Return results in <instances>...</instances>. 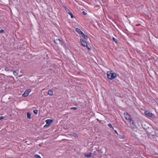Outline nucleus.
<instances>
[{
	"label": "nucleus",
	"mask_w": 158,
	"mask_h": 158,
	"mask_svg": "<svg viewBox=\"0 0 158 158\" xmlns=\"http://www.w3.org/2000/svg\"><path fill=\"white\" fill-rule=\"evenodd\" d=\"M80 40L83 46L86 47L89 51L91 50V48L88 47L87 43L85 40L82 39H80Z\"/></svg>",
	"instance_id": "2"
},
{
	"label": "nucleus",
	"mask_w": 158,
	"mask_h": 158,
	"mask_svg": "<svg viewBox=\"0 0 158 158\" xmlns=\"http://www.w3.org/2000/svg\"><path fill=\"white\" fill-rule=\"evenodd\" d=\"M38 111L37 110H33V112L35 114H37L38 113Z\"/></svg>",
	"instance_id": "23"
},
{
	"label": "nucleus",
	"mask_w": 158,
	"mask_h": 158,
	"mask_svg": "<svg viewBox=\"0 0 158 158\" xmlns=\"http://www.w3.org/2000/svg\"><path fill=\"white\" fill-rule=\"evenodd\" d=\"M4 70L6 71H13V70L10 69V67H6L4 69Z\"/></svg>",
	"instance_id": "15"
},
{
	"label": "nucleus",
	"mask_w": 158,
	"mask_h": 158,
	"mask_svg": "<svg viewBox=\"0 0 158 158\" xmlns=\"http://www.w3.org/2000/svg\"><path fill=\"white\" fill-rule=\"evenodd\" d=\"M4 31L3 29H1L0 30V33H4Z\"/></svg>",
	"instance_id": "29"
},
{
	"label": "nucleus",
	"mask_w": 158,
	"mask_h": 158,
	"mask_svg": "<svg viewBox=\"0 0 158 158\" xmlns=\"http://www.w3.org/2000/svg\"><path fill=\"white\" fill-rule=\"evenodd\" d=\"M107 77L111 80H113L117 77V75L115 73H112L111 72L108 71L107 73Z\"/></svg>",
	"instance_id": "1"
},
{
	"label": "nucleus",
	"mask_w": 158,
	"mask_h": 158,
	"mask_svg": "<svg viewBox=\"0 0 158 158\" xmlns=\"http://www.w3.org/2000/svg\"><path fill=\"white\" fill-rule=\"evenodd\" d=\"M31 91V90L30 89H27L22 94V96L23 97H26L28 95L29 93Z\"/></svg>",
	"instance_id": "7"
},
{
	"label": "nucleus",
	"mask_w": 158,
	"mask_h": 158,
	"mask_svg": "<svg viewBox=\"0 0 158 158\" xmlns=\"http://www.w3.org/2000/svg\"><path fill=\"white\" fill-rule=\"evenodd\" d=\"M48 95L50 96H52L53 95V92L52 90H50L48 91Z\"/></svg>",
	"instance_id": "17"
},
{
	"label": "nucleus",
	"mask_w": 158,
	"mask_h": 158,
	"mask_svg": "<svg viewBox=\"0 0 158 158\" xmlns=\"http://www.w3.org/2000/svg\"><path fill=\"white\" fill-rule=\"evenodd\" d=\"M13 74L15 76H18V73H17L16 72V71H13Z\"/></svg>",
	"instance_id": "22"
},
{
	"label": "nucleus",
	"mask_w": 158,
	"mask_h": 158,
	"mask_svg": "<svg viewBox=\"0 0 158 158\" xmlns=\"http://www.w3.org/2000/svg\"><path fill=\"white\" fill-rule=\"evenodd\" d=\"M75 30L79 34H80L81 35V34H82V32L80 30V29L78 28H76L75 29Z\"/></svg>",
	"instance_id": "12"
},
{
	"label": "nucleus",
	"mask_w": 158,
	"mask_h": 158,
	"mask_svg": "<svg viewBox=\"0 0 158 158\" xmlns=\"http://www.w3.org/2000/svg\"><path fill=\"white\" fill-rule=\"evenodd\" d=\"M108 126L110 128H112L113 129H114V128L112 127V125H111V123H109L108 124Z\"/></svg>",
	"instance_id": "26"
},
{
	"label": "nucleus",
	"mask_w": 158,
	"mask_h": 158,
	"mask_svg": "<svg viewBox=\"0 0 158 158\" xmlns=\"http://www.w3.org/2000/svg\"><path fill=\"white\" fill-rule=\"evenodd\" d=\"M92 154V153H89V154L85 153L84 154V156L86 157L89 158L91 156Z\"/></svg>",
	"instance_id": "14"
},
{
	"label": "nucleus",
	"mask_w": 158,
	"mask_h": 158,
	"mask_svg": "<svg viewBox=\"0 0 158 158\" xmlns=\"http://www.w3.org/2000/svg\"><path fill=\"white\" fill-rule=\"evenodd\" d=\"M1 75H2L3 76H5V75L4 74H1Z\"/></svg>",
	"instance_id": "36"
},
{
	"label": "nucleus",
	"mask_w": 158,
	"mask_h": 158,
	"mask_svg": "<svg viewBox=\"0 0 158 158\" xmlns=\"http://www.w3.org/2000/svg\"><path fill=\"white\" fill-rule=\"evenodd\" d=\"M118 138H119V139H124V137L123 136L120 135H119V134H118Z\"/></svg>",
	"instance_id": "20"
},
{
	"label": "nucleus",
	"mask_w": 158,
	"mask_h": 158,
	"mask_svg": "<svg viewBox=\"0 0 158 158\" xmlns=\"http://www.w3.org/2000/svg\"><path fill=\"white\" fill-rule=\"evenodd\" d=\"M60 40H60V39H58L56 40H54V42L56 44H59L60 43Z\"/></svg>",
	"instance_id": "13"
},
{
	"label": "nucleus",
	"mask_w": 158,
	"mask_h": 158,
	"mask_svg": "<svg viewBox=\"0 0 158 158\" xmlns=\"http://www.w3.org/2000/svg\"><path fill=\"white\" fill-rule=\"evenodd\" d=\"M59 44H60L62 46H64V45H65V44L64 43V42L61 40H60V43Z\"/></svg>",
	"instance_id": "21"
},
{
	"label": "nucleus",
	"mask_w": 158,
	"mask_h": 158,
	"mask_svg": "<svg viewBox=\"0 0 158 158\" xmlns=\"http://www.w3.org/2000/svg\"><path fill=\"white\" fill-rule=\"evenodd\" d=\"M148 125V124L146 122L143 123L142 122V124H141V126L144 128V129H145L146 130L148 129L149 130L150 129H152V130H153V128L152 127H149L147 126V125Z\"/></svg>",
	"instance_id": "4"
},
{
	"label": "nucleus",
	"mask_w": 158,
	"mask_h": 158,
	"mask_svg": "<svg viewBox=\"0 0 158 158\" xmlns=\"http://www.w3.org/2000/svg\"><path fill=\"white\" fill-rule=\"evenodd\" d=\"M114 132H115L118 135V132H117V131L116 130H114Z\"/></svg>",
	"instance_id": "35"
},
{
	"label": "nucleus",
	"mask_w": 158,
	"mask_h": 158,
	"mask_svg": "<svg viewBox=\"0 0 158 158\" xmlns=\"http://www.w3.org/2000/svg\"><path fill=\"white\" fill-rule=\"evenodd\" d=\"M4 117L3 116H0V120H2L4 118Z\"/></svg>",
	"instance_id": "32"
},
{
	"label": "nucleus",
	"mask_w": 158,
	"mask_h": 158,
	"mask_svg": "<svg viewBox=\"0 0 158 158\" xmlns=\"http://www.w3.org/2000/svg\"><path fill=\"white\" fill-rule=\"evenodd\" d=\"M48 126H49L48 125V124H47V123H46V125L44 126V127H48Z\"/></svg>",
	"instance_id": "34"
},
{
	"label": "nucleus",
	"mask_w": 158,
	"mask_h": 158,
	"mask_svg": "<svg viewBox=\"0 0 158 158\" xmlns=\"http://www.w3.org/2000/svg\"><path fill=\"white\" fill-rule=\"evenodd\" d=\"M47 124L49 126L53 122V120L51 119H47L45 121Z\"/></svg>",
	"instance_id": "9"
},
{
	"label": "nucleus",
	"mask_w": 158,
	"mask_h": 158,
	"mask_svg": "<svg viewBox=\"0 0 158 158\" xmlns=\"http://www.w3.org/2000/svg\"><path fill=\"white\" fill-rule=\"evenodd\" d=\"M144 114L147 117H153L154 116V115L152 113L150 112L148 110L145 111H144Z\"/></svg>",
	"instance_id": "6"
},
{
	"label": "nucleus",
	"mask_w": 158,
	"mask_h": 158,
	"mask_svg": "<svg viewBox=\"0 0 158 158\" xmlns=\"http://www.w3.org/2000/svg\"><path fill=\"white\" fill-rule=\"evenodd\" d=\"M31 114H30V112H27V117L29 119H31Z\"/></svg>",
	"instance_id": "16"
},
{
	"label": "nucleus",
	"mask_w": 158,
	"mask_h": 158,
	"mask_svg": "<svg viewBox=\"0 0 158 158\" xmlns=\"http://www.w3.org/2000/svg\"><path fill=\"white\" fill-rule=\"evenodd\" d=\"M124 115L125 119L128 121L129 122L132 120L130 115L128 113H124Z\"/></svg>",
	"instance_id": "5"
},
{
	"label": "nucleus",
	"mask_w": 158,
	"mask_h": 158,
	"mask_svg": "<svg viewBox=\"0 0 158 158\" xmlns=\"http://www.w3.org/2000/svg\"><path fill=\"white\" fill-rule=\"evenodd\" d=\"M35 157L36 158H41V157L40 156V155H35Z\"/></svg>",
	"instance_id": "24"
},
{
	"label": "nucleus",
	"mask_w": 158,
	"mask_h": 158,
	"mask_svg": "<svg viewBox=\"0 0 158 158\" xmlns=\"http://www.w3.org/2000/svg\"><path fill=\"white\" fill-rule=\"evenodd\" d=\"M77 108L76 107H71V109H73L74 110H77Z\"/></svg>",
	"instance_id": "30"
},
{
	"label": "nucleus",
	"mask_w": 158,
	"mask_h": 158,
	"mask_svg": "<svg viewBox=\"0 0 158 158\" xmlns=\"http://www.w3.org/2000/svg\"><path fill=\"white\" fill-rule=\"evenodd\" d=\"M148 132H149V133H150L151 135H152L156 136V132H155V130L154 129L153 130H152L151 129L148 130Z\"/></svg>",
	"instance_id": "8"
},
{
	"label": "nucleus",
	"mask_w": 158,
	"mask_h": 158,
	"mask_svg": "<svg viewBox=\"0 0 158 158\" xmlns=\"http://www.w3.org/2000/svg\"><path fill=\"white\" fill-rule=\"evenodd\" d=\"M82 13L84 15H87V13L85 11H83Z\"/></svg>",
	"instance_id": "31"
},
{
	"label": "nucleus",
	"mask_w": 158,
	"mask_h": 158,
	"mask_svg": "<svg viewBox=\"0 0 158 158\" xmlns=\"http://www.w3.org/2000/svg\"><path fill=\"white\" fill-rule=\"evenodd\" d=\"M73 136H74V137H78V136H77V134L76 133H73Z\"/></svg>",
	"instance_id": "28"
},
{
	"label": "nucleus",
	"mask_w": 158,
	"mask_h": 158,
	"mask_svg": "<svg viewBox=\"0 0 158 158\" xmlns=\"http://www.w3.org/2000/svg\"><path fill=\"white\" fill-rule=\"evenodd\" d=\"M64 9L68 13V12H70V11L66 7H64Z\"/></svg>",
	"instance_id": "25"
},
{
	"label": "nucleus",
	"mask_w": 158,
	"mask_h": 158,
	"mask_svg": "<svg viewBox=\"0 0 158 158\" xmlns=\"http://www.w3.org/2000/svg\"><path fill=\"white\" fill-rule=\"evenodd\" d=\"M94 153H95V152H94Z\"/></svg>",
	"instance_id": "37"
},
{
	"label": "nucleus",
	"mask_w": 158,
	"mask_h": 158,
	"mask_svg": "<svg viewBox=\"0 0 158 158\" xmlns=\"http://www.w3.org/2000/svg\"><path fill=\"white\" fill-rule=\"evenodd\" d=\"M64 48L66 49V50H67L68 48V47H67V46L65 45H65H64Z\"/></svg>",
	"instance_id": "33"
},
{
	"label": "nucleus",
	"mask_w": 158,
	"mask_h": 158,
	"mask_svg": "<svg viewBox=\"0 0 158 158\" xmlns=\"http://www.w3.org/2000/svg\"><path fill=\"white\" fill-rule=\"evenodd\" d=\"M136 121L137 122V125H138V128L139 127H140V126L142 124L141 123V120L138 119Z\"/></svg>",
	"instance_id": "10"
},
{
	"label": "nucleus",
	"mask_w": 158,
	"mask_h": 158,
	"mask_svg": "<svg viewBox=\"0 0 158 158\" xmlns=\"http://www.w3.org/2000/svg\"><path fill=\"white\" fill-rule=\"evenodd\" d=\"M130 125L131 127L133 129H135L138 128V125H137L136 121H135L133 120H132L131 122H130Z\"/></svg>",
	"instance_id": "3"
},
{
	"label": "nucleus",
	"mask_w": 158,
	"mask_h": 158,
	"mask_svg": "<svg viewBox=\"0 0 158 158\" xmlns=\"http://www.w3.org/2000/svg\"><path fill=\"white\" fill-rule=\"evenodd\" d=\"M112 40L116 44H117L118 42L117 40L114 38V37L112 38Z\"/></svg>",
	"instance_id": "19"
},
{
	"label": "nucleus",
	"mask_w": 158,
	"mask_h": 158,
	"mask_svg": "<svg viewBox=\"0 0 158 158\" xmlns=\"http://www.w3.org/2000/svg\"><path fill=\"white\" fill-rule=\"evenodd\" d=\"M81 35L82 37H84L85 40H87L88 38H89L87 35H85L83 32H82V34H81Z\"/></svg>",
	"instance_id": "11"
},
{
	"label": "nucleus",
	"mask_w": 158,
	"mask_h": 158,
	"mask_svg": "<svg viewBox=\"0 0 158 158\" xmlns=\"http://www.w3.org/2000/svg\"><path fill=\"white\" fill-rule=\"evenodd\" d=\"M97 151L99 153L102 154L103 153V152L102 151V150L101 149H98V150H97Z\"/></svg>",
	"instance_id": "27"
},
{
	"label": "nucleus",
	"mask_w": 158,
	"mask_h": 158,
	"mask_svg": "<svg viewBox=\"0 0 158 158\" xmlns=\"http://www.w3.org/2000/svg\"><path fill=\"white\" fill-rule=\"evenodd\" d=\"M68 14L70 15L71 18H74V15L71 11L70 12H68Z\"/></svg>",
	"instance_id": "18"
}]
</instances>
